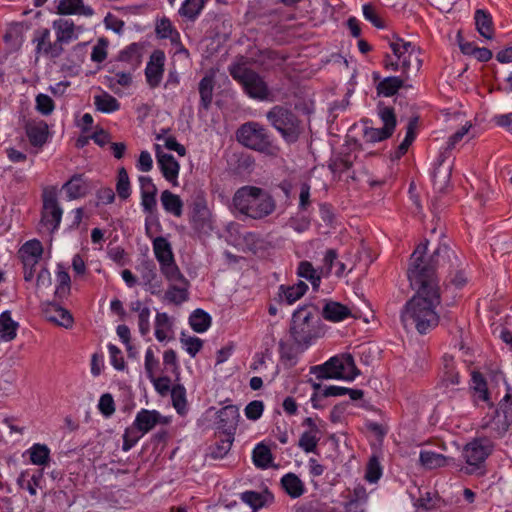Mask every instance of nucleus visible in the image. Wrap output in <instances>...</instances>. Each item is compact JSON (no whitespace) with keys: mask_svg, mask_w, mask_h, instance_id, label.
<instances>
[{"mask_svg":"<svg viewBox=\"0 0 512 512\" xmlns=\"http://www.w3.org/2000/svg\"><path fill=\"white\" fill-rule=\"evenodd\" d=\"M168 422L169 420L163 417L158 411L142 409L138 412L133 425L140 432L147 433L158 423L167 424Z\"/></svg>","mask_w":512,"mask_h":512,"instance_id":"a211bd4d","label":"nucleus"},{"mask_svg":"<svg viewBox=\"0 0 512 512\" xmlns=\"http://www.w3.org/2000/svg\"><path fill=\"white\" fill-rule=\"evenodd\" d=\"M18 327L19 324L12 319L10 311L0 314V340L9 342L15 339Z\"/></svg>","mask_w":512,"mask_h":512,"instance_id":"72a5a7b5","label":"nucleus"},{"mask_svg":"<svg viewBox=\"0 0 512 512\" xmlns=\"http://www.w3.org/2000/svg\"><path fill=\"white\" fill-rule=\"evenodd\" d=\"M155 337L159 342L173 339V324L167 313H157L155 318Z\"/></svg>","mask_w":512,"mask_h":512,"instance_id":"cd10ccee","label":"nucleus"},{"mask_svg":"<svg viewBox=\"0 0 512 512\" xmlns=\"http://www.w3.org/2000/svg\"><path fill=\"white\" fill-rule=\"evenodd\" d=\"M447 157L448 156L444 155V153L439 155L437 166L433 172L434 187L440 192L444 191L450 183L452 166L444 165Z\"/></svg>","mask_w":512,"mask_h":512,"instance_id":"4be33fe9","label":"nucleus"},{"mask_svg":"<svg viewBox=\"0 0 512 512\" xmlns=\"http://www.w3.org/2000/svg\"><path fill=\"white\" fill-rule=\"evenodd\" d=\"M476 29L481 36L486 39H492L494 35L493 22L491 15L485 10L478 9L475 12Z\"/></svg>","mask_w":512,"mask_h":512,"instance_id":"f704fd0d","label":"nucleus"},{"mask_svg":"<svg viewBox=\"0 0 512 512\" xmlns=\"http://www.w3.org/2000/svg\"><path fill=\"white\" fill-rule=\"evenodd\" d=\"M378 116L383 122V128L393 134L396 127V115L394 113V109L392 107L384 106L382 104L378 105Z\"/></svg>","mask_w":512,"mask_h":512,"instance_id":"603ef678","label":"nucleus"},{"mask_svg":"<svg viewBox=\"0 0 512 512\" xmlns=\"http://www.w3.org/2000/svg\"><path fill=\"white\" fill-rule=\"evenodd\" d=\"M392 134L385 128L365 127L363 130V139L366 143H376L390 138Z\"/></svg>","mask_w":512,"mask_h":512,"instance_id":"6e6d98bb","label":"nucleus"},{"mask_svg":"<svg viewBox=\"0 0 512 512\" xmlns=\"http://www.w3.org/2000/svg\"><path fill=\"white\" fill-rule=\"evenodd\" d=\"M137 312V322L140 333L145 336L150 331V310L147 307L140 308V305L135 309Z\"/></svg>","mask_w":512,"mask_h":512,"instance_id":"69168bd1","label":"nucleus"},{"mask_svg":"<svg viewBox=\"0 0 512 512\" xmlns=\"http://www.w3.org/2000/svg\"><path fill=\"white\" fill-rule=\"evenodd\" d=\"M166 130H162V133L156 135V140L162 141L165 148L168 150L175 151L179 156L183 157L186 155V148L180 144L174 136H166Z\"/></svg>","mask_w":512,"mask_h":512,"instance_id":"5fc2aeb1","label":"nucleus"},{"mask_svg":"<svg viewBox=\"0 0 512 512\" xmlns=\"http://www.w3.org/2000/svg\"><path fill=\"white\" fill-rule=\"evenodd\" d=\"M42 479V471L37 474H33L30 480H26V472H22L17 479V483L20 488L27 490L30 495L35 496L37 494V488L40 487Z\"/></svg>","mask_w":512,"mask_h":512,"instance_id":"3c124183","label":"nucleus"},{"mask_svg":"<svg viewBox=\"0 0 512 512\" xmlns=\"http://www.w3.org/2000/svg\"><path fill=\"white\" fill-rule=\"evenodd\" d=\"M5 42L13 49L18 50L24 42V27L21 24H12L4 35Z\"/></svg>","mask_w":512,"mask_h":512,"instance_id":"37998d69","label":"nucleus"},{"mask_svg":"<svg viewBox=\"0 0 512 512\" xmlns=\"http://www.w3.org/2000/svg\"><path fill=\"white\" fill-rule=\"evenodd\" d=\"M236 135L239 143L265 155L277 156L280 151V148L273 143L267 128L258 122H247L241 125Z\"/></svg>","mask_w":512,"mask_h":512,"instance_id":"0eeeda50","label":"nucleus"},{"mask_svg":"<svg viewBox=\"0 0 512 512\" xmlns=\"http://www.w3.org/2000/svg\"><path fill=\"white\" fill-rule=\"evenodd\" d=\"M405 80L404 77H386L377 84V93L385 97L393 96L403 86Z\"/></svg>","mask_w":512,"mask_h":512,"instance_id":"58836bf2","label":"nucleus"},{"mask_svg":"<svg viewBox=\"0 0 512 512\" xmlns=\"http://www.w3.org/2000/svg\"><path fill=\"white\" fill-rule=\"evenodd\" d=\"M188 288V281L170 284L165 292L164 298L172 304L180 305L189 298Z\"/></svg>","mask_w":512,"mask_h":512,"instance_id":"c756f323","label":"nucleus"},{"mask_svg":"<svg viewBox=\"0 0 512 512\" xmlns=\"http://www.w3.org/2000/svg\"><path fill=\"white\" fill-rule=\"evenodd\" d=\"M109 359L111 365L116 370H124L125 369V360L124 354L121 349H119L116 345L110 343L108 345Z\"/></svg>","mask_w":512,"mask_h":512,"instance_id":"e2e57ef3","label":"nucleus"},{"mask_svg":"<svg viewBox=\"0 0 512 512\" xmlns=\"http://www.w3.org/2000/svg\"><path fill=\"white\" fill-rule=\"evenodd\" d=\"M36 110L42 115H50L54 111V102L51 97L46 94H38L36 96Z\"/></svg>","mask_w":512,"mask_h":512,"instance_id":"338daca9","label":"nucleus"},{"mask_svg":"<svg viewBox=\"0 0 512 512\" xmlns=\"http://www.w3.org/2000/svg\"><path fill=\"white\" fill-rule=\"evenodd\" d=\"M34 465L46 466L50 460V449L45 444L36 443L28 450Z\"/></svg>","mask_w":512,"mask_h":512,"instance_id":"a18cd8bd","label":"nucleus"},{"mask_svg":"<svg viewBox=\"0 0 512 512\" xmlns=\"http://www.w3.org/2000/svg\"><path fill=\"white\" fill-rule=\"evenodd\" d=\"M205 6V0H185L178 13L187 21L194 22Z\"/></svg>","mask_w":512,"mask_h":512,"instance_id":"4c0bfd02","label":"nucleus"},{"mask_svg":"<svg viewBox=\"0 0 512 512\" xmlns=\"http://www.w3.org/2000/svg\"><path fill=\"white\" fill-rule=\"evenodd\" d=\"M240 499L254 510L262 508L265 504L263 495L256 491H245L240 494Z\"/></svg>","mask_w":512,"mask_h":512,"instance_id":"bf43d9fd","label":"nucleus"},{"mask_svg":"<svg viewBox=\"0 0 512 512\" xmlns=\"http://www.w3.org/2000/svg\"><path fill=\"white\" fill-rule=\"evenodd\" d=\"M266 118L285 142L291 144L298 141L302 126L300 119L293 111L281 105H275L266 113Z\"/></svg>","mask_w":512,"mask_h":512,"instance_id":"1a4fd4ad","label":"nucleus"},{"mask_svg":"<svg viewBox=\"0 0 512 512\" xmlns=\"http://www.w3.org/2000/svg\"><path fill=\"white\" fill-rule=\"evenodd\" d=\"M297 276L308 280L314 290H317L321 284V272L315 269L311 262L303 260L297 267Z\"/></svg>","mask_w":512,"mask_h":512,"instance_id":"c9c22d12","label":"nucleus"},{"mask_svg":"<svg viewBox=\"0 0 512 512\" xmlns=\"http://www.w3.org/2000/svg\"><path fill=\"white\" fill-rule=\"evenodd\" d=\"M228 72L249 98L262 102L274 100L273 92L264 77L247 63L233 62L229 65Z\"/></svg>","mask_w":512,"mask_h":512,"instance_id":"39448f33","label":"nucleus"},{"mask_svg":"<svg viewBox=\"0 0 512 512\" xmlns=\"http://www.w3.org/2000/svg\"><path fill=\"white\" fill-rule=\"evenodd\" d=\"M310 373L318 379H343L354 380L360 371L350 353L334 356L322 365L312 366Z\"/></svg>","mask_w":512,"mask_h":512,"instance_id":"6e6552de","label":"nucleus"},{"mask_svg":"<svg viewBox=\"0 0 512 512\" xmlns=\"http://www.w3.org/2000/svg\"><path fill=\"white\" fill-rule=\"evenodd\" d=\"M427 246L428 241L425 240L418 244L412 253L408 268V279L410 280V274L413 268H415V265L417 266V269L422 272L424 277L432 278L436 285H439L436 270L438 268H443L449 272L450 269L459 268L461 266V261L455 251L446 244L439 245L433 254L428 259H425Z\"/></svg>","mask_w":512,"mask_h":512,"instance_id":"f03ea898","label":"nucleus"},{"mask_svg":"<svg viewBox=\"0 0 512 512\" xmlns=\"http://www.w3.org/2000/svg\"><path fill=\"white\" fill-rule=\"evenodd\" d=\"M163 364L167 371H170L175 375V382H178L180 380V366L176 352L173 349H169L164 352Z\"/></svg>","mask_w":512,"mask_h":512,"instance_id":"4d7b16f0","label":"nucleus"},{"mask_svg":"<svg viewBox=\"0 0 512 512\" xmlns=\"http://www.w3.org/2000/svg\"><path fill=\"white\" fill-rule=\"evenodd\" d=\"M322 316L330 322H340L352 316L351 310L336 301H327L322 309Z\"/></svg>","mask_w":512,"mask_h":512,"instance_id":"b1692460","label":"nucleus"},{"mask_svg":"<svg viewBox=\"0 0 512 512\" xmlns=\"http://www.w3.org/2000/svg\"><path fill=\"white\" fill-rule=\"evenodd\" d=\"M323 262L324 269L326 270L327 274L332 271L334 266L336 267L334 274L337 277H342L346 272V265L342 261L338 260V253L335 249L326 250Z\"/></svg>","mask_w":512,"mask_h":512,"instance_id":"a19ab883","label":"nucleus"},{"mask_svg":"<svg viewBox=\"0 0 512 512\" xmlns=\"http://www.w3.org/2000/svg\"><path fill=\"white\" fill-rule=\"evenodd\" d=\"M153 250L159 265L175 261L170 243L164 237H157L153 241Z\"/></svg>","mask_w":512,"mask_h":512,"instance_id":"473e14b6","label":"nucleus"},{"mask_svg":"<svg viewBox=\"0 0 512 512\" xmlns=\"http://www.w3.org/2000/svg\"><path fill=\"white\" fill-rule=\"evenodd\" d=\"M57 13L60 15H82L91 17L94 14L92 7L85 5L84 0H59Z\"/></svg>","mask_w":512,"mask_h":512,"instance_id":"aec40b11","label":"nucleus"},{"mask_svg":"<svg viewBox=\"0 0 512 512\" xmlns=\"http://www.w3.org/2000/svg\"><path fill=\"white\" fill-rule=\"evenodd\" d=\"M419 461L423 467L431 470L445 467L448 465L449 458L433 451L422 450L419 455Z\"/></svg>","mask_w":512,"mask_h":512,"instance_id":"e433bc0d","label":"nucleus"},{"mask_svg":"<svg viewBox=\"0 0 512 512\" xmlns=\"http://www.w3.org/2000/svg\"><path fill=\"white\" fill-rule=\"evenodd\" d=\"M319 323L318 308L313 304H304L292 314L291 337L297 345L307 348L319 336Z\"/></svg>","mask_w":512,"mask_h":512,"instance_id":"423d86ee","label":"nucleus"},{"mask_svg":"<svg viewBox=\"0 0 512 512\" xmlns=\"http://www.w3.org/2000/svg\"><path fill=\"white\" fill-rule=\"evenodd\" d=\"M63 190L69 200L84 197L89 192V186L80 174L74 175L63 185Z\"/></svg>","mask_w":512,"mask_h":512,"instance_id":"393cba45","label":"nucleus"},{"mask_svg":"<svg viewBox=\"0 0 512 512\" xmlns=\"http://www.w3.org/2000/svg\"><path fill=\"white\" fill-rule=\"evenodd\" d=\"M52 27L55 30L57 42L61 46L77 40L83 31L82 26H76L72 20L65 18L54 20Z\"/></svg>","mask_w":512,"mask_h":512,"instance_id":"2eb2a0df","label":"nucleus"},{"mask_svg":"<svg viewBox=\"0 0 512 512\" xmlns=\"http://www.w3.org/2000/svg\"><path fill=\"white\" fill-rule=\"evenodd\" d=\"M141 190V204L146 212H153L156 208V193L157 188L152 179L148 176H141L139 178Z\"/></svg>","mask_w":512,"mask_h":512,"instance_id":"6ab92c4d","label":"nucleus"},{"mask_svg":"<svg viewBox=\"0 0 512 512\" xmlns=\"http://www.w3.org/2000/svg\"><path fill=\"white\" fill-rule=\"evenodd\" d=\"M214 79L211 76L203 77L199 82L200 105L208 110L213 99Z\"/></svg>","mask_w":512,"mask_h":512,"instance_id":"ea45409f","label":"nucleus"},{"mask_svg":"<svg viewBox=\"0 0 512 512\" xmlns=\"http://www.w3.org/2000/svg\"><path fill=\"white\" fill-rule=\"evenodd\" d=\"M165 66V54L162 50H154L145 67V78L151 89L157 88L163 78Z\"/></svg>","mask_w":512,"mask_h":512,"instance_id":"f8f14e48","label":"nucleus"},{"mask_svg":"<svg viewBox=\"0 0 512 512\" xmlns=\"http://www.w3.org/2000/svg\"><path fill=\"white\" fill-rule=\"evenodd\" d=\"M234 208L254 220L271 215L276 209V201L267 191L256 186H242L232 198Z\"/></svg>","mask_w":512,"mask_h":512,"instance_id":"7ed1b4c3","label":"nucleus"},{"mask_svg":"<svg viewBox=\"0 0 512 512\" xmlns=\"http://www.w3.org/2000/svg\"><path fill=\"white\" fill-rule=\"evenodd\" d=\"M155 152L157 164L163 177L171 183L172 186H178V176L180 171V164L178 161L171 154L163 152L161 145L159 144H155Z\"/></svg>","mask_w":512,"mask_h":512,"instance_id":"ddd939ff","label":"nucleus"},{"mask_svg":"<svg viewBox=\"0 0 512 512\" xmlns=\"http://www.w3.org/2000/svg\"><path fill=\"white\" fill-rule=\"evenodd\" d=\"M279 348L281 360L289 366H294L297 363V352L294 347L281 341Z\"/></svg>","mask_w":512,"mask_h":512,"instance_id":"774afa93","label":"nucleus"},{"mask_svg":"<svg viewBox=\"0 0 512 512\" xmlns=\"http://www.w3.org/2000/svg\"><path fill=\"white\" fill-rule=\"evenodd\" d=\"M43 207L41 213V220L39 223L40 231L54 233L62 219L63 209L61 208L55 188H46L43 191Z\"/></svg>","mask_w":512,"mask_h":512,"instance_id":"9d476101","label":"nucleus"},{"mask_svg":"<svg viewBox=\"0 0 512 512\" xmlns=\"http://www.w3.org/2000/svg\"><path fill=\"white\" fill-rule=\"evenodd\" d=\"M414 267L409 281L416 293L404 305L400 318L405 329L415 328L418 333L426 334L439 324L436 307L441 302L440 287Z\"/></svg>","mask_w":512,"mask_h":512,"instance_id":"f257e3e1","label":"nucleus"},{"mask_svg":"<svg viewBox=\"0 0 512 512\" xmlns=\"http://www.w3.org/2000/svg\"><path fill=\"white\" fill-rule=\"evenodd\" d=\"M37 42L36 51L38 53H43L52 58L58 57L63 52V48L60 43L51 42L50 40V31L48 29H43L38 32V36L35 38Z\"/></svg>","mask_w":512,"mask_h":512,"instance_id":"412c9836","label":"nucleus"},{"mask_svg":"<svg viewBox=\"0 0 512 512\" xmlns=\"http://www.w3.org/2000/svg\"><path fill=\"white\" fill-rule=\"evenodd\" d=\"M160 201L166 213L175 217H181L183 214V201L179 195L174 194L170 190L162 191Z\"/></svg>","mask_w":512,"mask_h":512,"instance_id":"bb28decb","label":"nucleus"},{"mask_svg":"<svg viewBox=\"0 0 512 512\" xmlns=\"http://www.w3.org/2000/svg\"><path fill=\"white\" fill-rule=\"evenodd\" d=\"M45 316L47 320L65 328L71 327L73 323L71 314L57 304H49L45 309Z\"/></svg>","mask_w":512,"mask_h":512,"instance_id":"c85d7f7f","label":"nucleus"},{"mask_svg":"<svg viewBox=\"0 0 512 512\" xmlns=\"http://www.w3.org/2000/svg\"><path fill=\"white\" fill-rule=\"evenodd\" d=\"M368 501V494L366 491V488L361 485L357 484L351 493V496L348 500V507H356L357 504H366Z\"/></svg>","mask_w":512,"mask_h":512,"instance_id":"0e129e2a","label":"nucleus"},{"mask_svg":"<svg viewBox=\"0 0 512 512\" xmlns=\"http://www.w3.org/2000/svg\"><path fill=\"white\" fill-rule=\"evenodd\" d=\"M252 458L254 465L261 469L268 468L273 459L270 448L263 443L256 445Z\"/></svg>","mask_w":512,"mask_h":512,"instance_id":"c03bdc74","label":"nucleus"},{"mask_svg":"<svg viewBox=\"0 0 512 512\" xmlns=\"http://www.w3.org/2000/svg\"><path fill=\"white\" fill-rule=\"evenodd\" d=\"M417 118H411L408 122L407 129H406V135L403 141L399 144L397 151H396V157L400 158L402 157L407 151L410 145L413 143L416 137V128H417Z\"/></svg>","mask_w":512,"mask_h":512,"instance_id":"09e8293b","label":"nucleus"},{"mask_svg":"<svg viewBox=\"0 0 512 512\" xmlns=\"http://www.w3.org/2000/svg\"><path fill=\"white\" fill-rule=\"evenodd\" d=\"M392 54H385L383 67L389 71H401L405 79H409L410 71L419 72L422 61L419 58V48L411 42L395 36L389 42Z\"/></svg>","mask_w":512,"mask_h":512,"instance_id":"20e7f679","label":"nucleus"},{"mask_svg":"<svg viewBox=\"0 0 512 512\" xmlns=\"http://www.w3.org/2000/svg\"><path fill=\"white\" fill-rule=\"evenodd\" d=\"M381 475L382 468L380 466V463L378 459L375 456H373L370 458L367 464L365 479L370 483H376L380 479Z\"/></svg>","mask_w":512,"mask_h":512,"instance_id":"680f3d73","label":"nucleus"},{"mask_svg":"<svg viewBox=\"0 0 512 512\" xmlns=\"http://www.w3.org/2000/svg\"><path fill=\"white\" fill-rule=\"evenodd\" d=\"M189 324L195 332L203 333L211 326V316L202 309H196L189 317Z\"/></svg>","mask_w":512,"mask_h":512,"instance_id":"79ce46f5","label":"nucleus"},{"mask_svg":"<svg viewBox=\"0 0 512 512\" xmlns=\"http://www.w3.org/2000/svg\"><path fill=\"white\" fill-rule=\"evenodd\" d=\"M239 418L237 406L227 405L217 413V428L229 437L234 436Z\"/></svg>","mask_w":512,"mask_h":512,"instance_id":"dca6fc26","label":"nucleus"},{"mask_svg":"<svg viewBox=\"0 0 512 512\" xmlns=\"http://www.w3.org/2000/svg\"><path fill=\"white\" fill-rule=\"evenodd\" d=\"M25 129L31 145L42 147L46 143L49 133L46 122L42 120L28 122Z\"/></svg>","mask_w":512,"mask_h":512,"instance_id":"5701e85b","label":"nucleus"},{"mask_svg":"<svg viewBox=\"0 0 512 512\" xmlns=\"http://www.w3.org/2000/svg\"><path fill=\"white\" fill-rule=\"evenodd\" d=\"M161 273L165 276V278L170 282V284L185 282L187 279L180 272L178 266L175 261L163 264L160 266Z\"/></svg>","mask_w":512,"mask_h":512,"instance_id":"864d4df0","label":"nucleus"},{"mask_svg":"<svg viewBox=\"0 0 512 512\" xmlns=\"http://www.w3.org/2000/svg\"><path fill=\"white\" fill-rule=\"evenodd\" d=\"M106 84L109 89H111L115 94H122V88H126L128 86V73L127 72H117L113 74H107L105 76Z\"/></svg>","mask_w":512,"mask_h":512,"instance_id":"8fccbe9b","label":"nucleus"},{"mask_svg":"<svg viewBox=\"0 0 512 512\" xmlns=\"http://www.w3.org/2000/svg\"><path fill=\"white\" fill-rule=\"evenodd\" d=\"M20 253L25 266H35L42 256L43 246L39 240L33 239L22 246Z\"/></svg>","mask_w":512,"mask_h":512,"instance_id":"a878e982","label":"nucleus"},{"mask_svg":"<svg viewBox=\"0 0 512 512\" xmlns=\"http://www.w3.org/2000/svg\"><path fill=\"white\" fill-rule=\"evenodd\" d=\"M171 399L173 407L179 414H184L187 410V400H186V389L185 387L178 382L172 387L171 391Z\"/></svg>","mask_w":512,"mask_h":512,"instance_id":"de8ad7c7","label":"nucleus"},{"mask_svg":"<svg viewBox=\"0 0 512 512\" xmlns=\"http://www.w3.org/2000/svg\"><path fill=\"white\" fill-rule=\"evenodd\" d=\"M234 437L227 436L224 439H221L219 442L215 444V446L211 450V457L214 459H221L230 451Z\"/></svg>","mask_w":512,"mask_h":512,"instance_id":"052dcab7","label":"nucleus"},{"mask_svg":"<svg viewBox=\"0 0 512 512\" xmlns=\"http://www.w3.org/2000/svg\"><path fill=\"white\" fill-rule=\"evenodd\" d=\"M281 486L291 498H299L305 492V485L294 473H287L281 478Z\"/></svg>","mask_w":512,"mask_h":512,"instance_id":"7c9ffc66","label":"nucleus"},{"mask_svg":"<svg viewBox=\"0 0 512 512\" xmlns=\"http://www.w3.org/2000/svg\"><path fill=\"white\" fill-rule=\"evenodd\" d=\"M308 290V285L304 281H298V283L286 286L281 285L279 287V296L283 298L287 304L291 305L299 300Z\"/></svg>","mask_w":512,"mask_h":512,"instance_id":"2f4dec72","label":"nucleus"},{"mask_svg":"<svg viewBox=\"0 0 512 512\" xmlns=\"http://www.w3.org/2000/svg\"><path fill=\"white\" fill-rule=\"evenodd\" d=\"M191 225L198 232L206 233L212 229L211 213L203 197L198 198L193 204Z\"/></svg>","mask_w":512,"mask_h":512,"instance_id":"4468645a","label":"nucleus"},{"mask_svg":"<svg viewBox=\"0 0 512 512\" xmlns=\"http://www.w3.org/2000/svg\"><path fill=\"white\" fill-rule=\"evenodd\" d=\"M155 32L160 39H169L171 44L178 47V52L188 54V50L182 45L180 33L173 26L170 19L163 17L156 22Z\"/></svg>","mask_w":512,"mask_h":512,"instance_id":"f3484780","label":"nucleus"},{"mask_svg":"<svg viewBox=\"0 0 512 512\" xmlns=\"http://www.w3.org/2000/svg\"><path fill=\"white\" fill-rule=\"evenodd\" d=\"M318 434V432H303L299 439V447L306 453L314 452L320 439Z\"/></svg>","mask_w":512,"mask_h":512,"instance_id":"13d9d810","label":"nucleus"},{"mask_svg":"<svg viewBox=\"0 0 512 512\" xmlns=\"http://www.w3.org/2000/svg\"><path fill=\"white\" fill-rule=\"evenodd\" d=\"M493 450L492 442L488 438H476L466 444L463 450V456L467 466L461 471L465 474H474L482 469L486 458Z\"/></svg>","mask_w":512,"mask_h":512,"instance_id":"9b49d317","label":"nucleus"},{"mask_svg":"<svg viewBox=\"0 0 512 512\" xmlns=\"http://www.w3.org/2000/svg\"><path fill=\"white\" fill-rule=\"evenodd\" d=\"M94 105L97 110L104 113H111L119 109L120 105L116 98L107 92H101L94 96Z\"/></svg>","mask_w":512,"mask_h":512,"instance_id":"49530a36","label":"nucleus"}]
</instances>
